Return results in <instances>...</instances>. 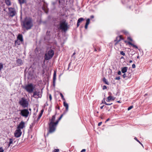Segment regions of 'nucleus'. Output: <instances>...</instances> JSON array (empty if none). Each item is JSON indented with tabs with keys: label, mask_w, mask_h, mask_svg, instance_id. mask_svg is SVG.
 I'll return each instance as SVG.
<instances>
[{
	"label": "nucleus",
	"mask_w": 152,
	"mask_h": 152,
	"mask_svg": "<svg viewBox=\"0 0 152 152\" xmlns=\"http://www.w3.org/2000/svg\"><path fill=\"white\" fill-rule=\"evenodd\" d=\"M22 27L28 30L31 28L33 26L32 20L31 18H26L23 22Z\"/></svg>",
	"instance_id": "f257e3e1"
},
{
	"label": "nucleus",
	"mask_w": 152,
	"mask_h": 152,
	"mask_svg": "<svg viewBox=\"0 0 152 152\" xmlns=\"http://www.w3.org/2000/svg\"><path fill=\"white\" fill-rule=\"evenodd\" d=\"M63 115L62 114L61 115L58 119L56 121L55 123H52L51 122H49V129L48 134L49 133H52L55 131L57 124L59 121L61 119Z\"/></svg>",
	"instance_id": "f03ea898"
},
{
	"label": "nucleus",
	"mask_w": 152,
	"mask_h": 152,
	"mask_svg": "<svg viewBox=\"0 0 152 152\" xmlns=\"http://www.w3.org/2000/svg\"><path fill=\"white\" fill-rule=\"evenodd\" d=\"M54 53V50L50 49L45 54V59L46 60H48L51 59L53 56Z\"/></svg>",
	"instance_id": "7ed1b4c3"
},
{
	"label": "nucleus",
	"mask_w": 152,
	"mask_h": 152,
	"mask_svg": "<svg viewBox=\"0 0 152 152\" xmlns=\"http://www.w3.org/2000/svg\"><path fill=\"white\" fill-rule=\"evenodd\" d=\"M19 104L23 107L26 108L28 107V102L26 99L24 97H22L19 101Z\"/></svg>",
	"instance_id": "20e7f679"
},
{
	"label": "nucleus",
	"mask_w": 152,
	"mask_h": 152,
	"mask_svg": "<svg viewBox=\"0 0 152 152\" xmlns=\"http://www.w3.org/2000/svg\"><path fill=\"white\" fill-rule=\"evenodd\" d=\"M23 88L29 93H31L33 92L34 87L32 84L30 83L26 85Z\"/></svg>",
	"instance_id": "39448f33"
},
{
	"label": "nucleus",
	"mask_w": 152,
	"mask_h": 152,
	"mask_svg": "<svg viewBox=\"0 0 152 152\" xmlns=\"http://www.w3.org/2000/svg\"><path fill=\"white\" fill-rule=\"evenodd\" d=\"M18 111H20V115L25 118H27L28 116L29 112L28 109L20 110Z\"/></svg>",
	"instance_id": "423d86ee"
},
{
	"label": "nucleus",
	"mask_w": 152,
	"mask_h": 152,
	"mask_svg": "<svg viewBox=\"0 0 152 152\" xmlns=\"http://www.w3.org/2000/svg\"><path fill=\"white\" fill-rule=\"evenodd\" d=\"M60 27L61 29L62 30L65 31L67 29V23H66L65 21H63L60 22Z\"/></svg>",
	"instance_id": "0eeeda50"
},
{
	"label": "nucleus",
	"mask_w": 152,
	"mask_h": 152,
	"mask_svg": "<svg viewBox=\"0 0 152 152\" xmlns=\"http://www.w3.org/2000/svg\"><path fill=\"white\" fill-rule=\"evenodd\" d=\"M8 10L9 11V15L10 16L12 17L15 15L16 12L14 8L10 7L8 8Z\"/></svg>",
	"instance_id": "6e6552de"
},
{
	"label": "nucleus",
	"mask_w": 152,
	"mask_h": 152,
	"mask_svg": "<svg viewBox=\"0 0 152 152\" xmlns=\"http://www.w3.org/2000/svg\"><path fill=\"white\" fill-rule=\"evenodd\" d=\"M22 134V132L20 129H16L14 133L15 136L16 137H20Z\"/></svg>",
	"instance_id": "1a4fd4ad"
},
{
	"label": "nucleus",
	"mask_w": 152,
	"mask_h": 152,
	"mask_svg": "<svg viewBox=\"0 0 152 152\" xmlns=\"http://www.w3.org/2000/svg\"><path fill=\"white\" fill-rule=\"evenodd\" d=\"M33 96L35 98H40L41 97L42 95L40 91H35L34 92Z\"/></svg>",
	"instance_id": "9d476101"
},
{
	"label": "nucleus",
	"mask_w": 152,
	"mask_h": 152,
	"mask_svg": "<svg viewBox=\"0 0 152 152\" xmlns=\"http://www.w3.org/2000/svg\"><path fill=\"white\" fill-rule=\"evenodd\" d=\"M25 127V122L23 121H22L18 126L17 129H23Z\"/></svg>",
	"instance_id": "9b49d317"
},
{
	"label": "nucleus",
	"mask_w": 152,
	"mask_h": 152,
	"mask_svg": "<svg viewBox=\"0 0 152 152\" xmlns=\"http://www.w3.org/2000/svg\"><path fill=\"white\" fill-rule=\"evenodd\" d=\"M56 80V72L54 71L53 78V85L54 86H55V81Z\"/></svg>",
	"instance_id": "f8f14e48"
},
{
	"label": "nucleus",
	"mask_w": 152,
	"mask_h": 152,
	"mask_svg": "<svg viewBox=\"0 0 152 152\" xmlns=\"http://www.w3.org/2000/svg\"><path fill=\"white\" fill-rule=\"evenodd\" d=\"M56 114L55 115H53L51 119H49L50 122H51L52 123H55V121L56 117Z\"/></svg>",
	"instance_id": "ddd939ff"
},
{
	"label": "nucleus",
	"mask_w": 152,
	"mask_h": 152,
	"mask_svg": "<svg viewBox=\"0 0 152 152\" xmlns=\"http://www.w3.org/2000/svg\"><path fill=\"white\" fill-rule=\"evenodd\" d=\"M18 39L20 40L21 42H23V36L21 34H19L17 37Z\"/></svg>",
	"instance_id": "4468645a"
},
{
	"label": "nucleus",
	"mask_w": 152,
	"mask_h": 152,
	"mask_svg": "<svg viewBox=\"0 0 152 152\" xmlns=\"http://www.w3.org/2000/svg\"><path fill=\"white\" fill-rule=\"evenodd\" d=\"M127 69L128 67H127L125 66L122 67L121 68V70L122 73H124L125 72H126Z\"/></svg>",
	"instance_id": "2eb2a0df"
},
{
	"label": "nucleus",
	"mask_w": 152,
	"mask_h": 152,
	"mask_svg": "<svg viewBox=\"0 0 152 152\" xmlns=\"http://www.w3.org/2000/svg\"><path fill=\"white\" fill-rule=\"evenodd\" d=\"M64 106L66 108V111H67L68 110V107L69 105L68 104L66 103L65 101L64 102H63Z\"/></svg>",
	"instance_id": "dca6fc26"
},
{
	"label": "nucleus",
	"mask_w": 152,
	"mask_h": 152,
	"mask_svg": "<svg viewBox=\"0 0 152 152\" xmlns=\"http://www.w3.org/2000/svg\"><path fill=\"white\" fill-rule=\"evenodd\" d=\"M16 62L18 65H21L23 64L22 60L20 59H18L17 60Z\"/></svg>",
	"instance_id": "f3484780"
},
{
	"label": "nucleus",
	"mask_w": 152,
	"mask_h": 152,
	"mask_svg": "<svg viewBox=\"0 0 152 152\" xmlns=\"http://www.w3.org/2000/svg\"><path fill=\"white\" fill-rule=\"evenodd\" d=\"M131 75H132V74L131 73H129L128 74V76H126V74L124 73V74L123 75V77L124 78H126V77H127L128 78H130L131 76Z\"/></svg>",
	"instance_id": "a211bd4d"
},
{
	"label": "nucleus",
	"mask_w": 152,
	"mask_h": 152,
	"mask_svg": "<svg viewBox=\"0 0 152 152\" xmlns=\"http://www.w3.org/2000/svg\"><path fill=\"white\" fill-rule=\"evenodd\" d=\"M5 3L8 6H10L11 5V3L10 0H5Z\"/></svg>",
	"instance_id": "6ab92c4d"
},
{
	"label": "nucleus",
	"mask_w": 152,
	"mask_h": 152,
	"mask_svg": "<svg viewBox=\"0 0 152 152\" xmlns=\"http://www.w3.org/2000/svg\"><path fill=\"white\" fill-rule=\"evenodd\" d=\"M103 81L106 84H107V85H109V82H108L107 80L105 78V77H104L103 79Z\"/></svg>",
	"instance_id": "aec40b11"
},
{
	"label": "nucleus",
	"mask_w": 152,
	"mask_h": 152,
	"mask_svg": "<svg viewBox=\"0 0 152 152\" xmlns=\"http://www.w3.org/2000/svg\"><path fill=\"white\" fill-rule=\"evenodd\" d=\"M18 1L20 4L21 5L22 4H23L26 2V0H18Z\"/></svg>",
	"instance_id": "412c9836"
},
{
	"label": "nucleus",
	"mask_w": 152,
	"mask_h": 152,
	"mask_svg": "<svg viewBox=\"0 0 152 152\" xmlns=\"http://www.w3.org/2000/svg\"><path fill=\"white\" fill-rule=\"evenodd\" d=\"M128 43L129 44L131 45L132 46H133L135 48H137L138 47L137 46L134 45V44L132 43L131 42H128Z\"/></svg>",
	"instance_id": "4be33fe9"
},
{
	"label": "nucleus",
	"mask_w": 152,
	"mask_h": 152,
	"mask_svg": "<svg viewBox=\"0 0 152 152\" xmlns=\"http://www.w3.org/2000/svg\"><path fill=\"white\" fill-rule=\"evenodd\" d=\"M84 20V19L83 18H79L77 20V22L78 23H80Z\"/></svg>",
	"instance_id": "5701e85b"
},
{
	"label": "nucleus",
	"mask_w": 152,
	"mask_h": 152,
	"mask_svg": "<svg viewBox=\"0 0 152 152\" xmlns=\"http://www.w3.org/2000/svg\"><path fill=\"white\" fill-rule=\"evenodd\" d=\"M9 140L10 141L8 144L9 146H10V145L12 143L13 141V140L12 138H10L9 139Z\"/></svg>",
	"instance_id": "b1692460"
},
{
	"label": "nucleus",
	"mask_w": 152,
	"mask_h": 152,
	"mask_svg": "<svg viewBox=\"0 0 152 152\" xmlns=\"http://www.w3.org/2000/svg\"><path fill=\"white\" fill-rule=\"evenodd\" d=\"M111 99L112 96H110L107 97L106 101L107 102H109L111 100Z\"/></svg>",
	"instance_id": "393cba45"
},
{
	"label": "nucleus",
	"mask_w": 152,
	"mask_h": 152,
	"mask_svg": "<svg viewBox=\"0 0 152 152\" xmlns=\"http://www.w3.org/2000/svg\"><path fill=\"white\" fill-rule=\"evenodd\" d=\"M3 64L2 63H0V71L3 68Z\"/></svg>",
	"instance_id": "a878e982"
},
{
	"label": "nucleus",
	"mask_w": 152,
	"mask_h": 152,
	"mask_svg": "<svg viewBox=\"0 0 152 152\" xmlns=\"http://www.w3.org/2000/svg\"><path fill=\"white\" fill-rule=\"evenodd\" d=\"M90 20L89 18L87 19L86 20V24L88 25L90 23Z\"/></svg>",
	"instance_id": "bb28decb"
},
{
	"label": "nucleus",
	"mask_w": 152,
	"mask_h": 152,
	"mask_svg": "<svg viewBox=\"0 0 152 152\" xmlns=\"http://www.w3.org/2000/svg\"><path fill=\"white\" fill-rule=\"evenodd\" d=\"M134 139L136 140L137 142H139V143H140L142 146H143V145L142 144V143L137 139V137H135L134 138Z\"/></svg>",
	"instance_id": "cd10ccee"
},
{
	"label": "nucleus",
	"mask_w": 152,
	"mask_h": 152,
	"mask_svg": "<svg viewBox=\"0 0 152 152\" xmlns=\"http://www.w3.org/2000/svg\"><path fill=\"white\" fill-rule=\"evenodd\" d=\"M60 95L61 96V99H62L63 100H65V99L64 97V96L63 95V94L61 93H60Z\"/></svg>",
	"instance_id": "c85d7f7f"
},
{
	"label": "nucleus",
	"mask_w": 152,
	"mask_h": 152,
	"mask_svg": "<svg viewBox=\"0 0 152 152\" xmlns=\"http://www.w3.org/2000/svg\"><path fill=\"white\" fill-rule=\"evenodd\" d=\"M104 104H105L106 105H110L112 104H113L112 103H107L105 101V100H104Z\"/></svg>",
	"instance_id": "c756f323"
},
{
	"label": "nucleus",
	"mask_w": 152,
	"mask_h": 152,
	"mask_svg": "<svg viewBox=\"0 0 152 152\" xmlns=\"http://www.w3.org/2000/svg\"><path fill=\"white\" fill-rule=\"evenodd\" d=\"M120 54L123 56L125 55V53L123 51H121L120 52Z\"/></svg>",
	"instance_id": "7c9ffc66"
},
{
	"label": "nucleus",
	"mask_w": 152,
	"mask_h": 152,
	"mask_svg": "<svg viewBox=\"0 0 152 152\" xmlns=\"http://www.w3.org/2000/svg\"><path fill=\"white\" fill-rule=\"evenodd\" d=\"M133 107V106H130V107H129L128 108V110H130L131 109H132V108Z\"/></svg>",
	"instance_id": "2f4dec72"
},
{
	"label": "nucleus",
	"mask_w": 152,
	"mask_h": 152,
	"mask_svg": "<svg viewBox=\"0 0 152 152\" xmlns=\"http://www.w3.org/2000/svg\"><path fill=\"white\" fill-rule=\"evenodd\" d=\"M4 150L2 147L0 148V152H4Z\"/></svg>",
	"instance_id": "473e14b6"
},
{
	"label": "nucleus",
	"mask_w": 152,
	"mask_h": 152,
	"mask_svg": "<svg viewBox=\"0 0 152 152\" xmlns=\"http://www.w3.org/2000/svg\"><path fill=\"white\" fill-rule=\"evenodd\" d=\"M115 80H120V77H115Z\"/></svg>",
	"instance_id": "72a5a7b5"
},
{
	"label": "nucleus",
	"mask_w": 152,
	"mask_h": 152,
	"mask_svg": "<svg viewBox=\"0 0 152 152\" xmlns=\"http://www.w3.org/2000/svg\"><path fill=\"white\" fill-rule=\"evenodd\" d=\"M15 43L16 44H17L18 45H20V43L19 42H18V40H16L15 41Z\"/></svg>",
	"instance_id": "f704fd0d"
},
{
	"label": "nucleus",
	"mask_w": 152,
	"mask_h": 152,
	"mask_svg": "<svg viewBox=\"0 0 152 152\" xmlns=\"http://www.w3.org/2000/svg\"><path fill=\"white\" fill-rule=\"evenodd\" d=\"M71 62H70L69 63V65H68V68L67 69V70H69V68L71 65Z\"/></svg>",
	"instance_id": "c9c22d12"
},
{
	"label": "nucleus",
	"mask_w": 152,
	"mask_h": 152,
	"mask_svg": "<svg viewBox=\"0 0 152 152\" xmlns=\"http://www.w3.org/2000/svg\"><path fill=\"white\" fill-rule=\"evenodd\" d=\"M107 88V87L106 86H103V90H104L106 89Z\"/></svg>",
	"instance_id": "e433bc0d"
},
{
	"label": "nucleus",
	"mask_w": 152,
	"mask_h": 152,
	"mask_svg": "<svg viewBox=\"0 0 152 152\" xmlns=\"http://www.w3.org/2000/svg\"><path fill=\"white\" fill-rule=\"evenodd\" d=\"M127 39L129 40H130L131 41H132V39L130 37H128Z\"/></svg>",
	"instance_id": "4c0bfd02"
},
{
	"label": "nucleus",
	"mask_w": 152,
	"mask_h": 152,
	"mask_svg": "<svg viewBox=\"0 0 152 152\" xmlns=\"http://www.w3.org/2000/svg\"><path fill=\"white\" fill-rule=\"evenodd\" d=\"M59 151V149H55L54 150V152H58Z\"/></svg>",
	"instance_id": "58836bf2"
},
{
	"label": "nucleus",
	"mask_w": 152,
	"mask_h": 152,
	"mask_svg": "<svg viewBox=\"0 0 152 152\" xmlns=\"http://www.w3.org/2000/svg\"><path fill=\"white\" fill-rule=\"evenodd\" d=\"M41 115H39V116H38V118H37V121H38L41 118Z\"/></svg>",
	"instance_id": "ea45409f"
},
{
	"label": "nucleus",
	"mask_w": 152,
	"mask_h": 152,
	"mask_svg": "<svg viewBox=\"0 0 152 152\" xmlns=\"http://www.w3.org/2000/svg\"><path fill=\"white\" fill-rule=\"evenodd\" d=\"M49 99H50V101H51V100H52V96H51V95L50 94L49 95Z\"/></svg>",
	"instance_id": "a19ab883"
},
{
	"label": "nucleus",
	"mask_w": 152,
	"mask_h": 152,
	"mask_svg": "<svg viewBox=\"0 0 152 152\" xmlns=\"http://www.w3.org/2000/svg\"><path fill=\"white\" fill-rule=\"evenodd\" d=\"M136 66L134 64H133L132 65V68H134Z\"/></svg>",
	"instance_id": "79ce46f5"
},
{
	"label": "nucleus",
	"mask_w": 152,
	"mask_h": 152,
	"mask_svg": "<svg viewBox=\"0 0 152 152\" xmlns=\"http://www.w3.org/2000/svg\"><path fill=\"white\" fill-rule=\"evenodd\" d=\"M118 75H121V72L120 71H119L118 72Z\"/></svg>",
	"instance_id": "37998d69"
},
{
	"label": "nucleus",
	"mask_w": 152,
	"mask_h": 152,
	"mask_svg": "<svg viewBox=\"0 0 152 152\" xmlns=\"http://www.w3.org/2000/svg\"><path fill=\"white\" fill-rule=\"evenodd\" d=\"M102 124V122H100L98 124V126H100V125H101Z\"/></svg>",
	"instance_id": "c03bdc74"
},
{
	"label": "nucleus",
	"mask_w": 152,
	"mask_h": 152,
	"mask_svg": "<svg viewBox=\"0 0 152 152\" xmlns=\"http://www.w3.org/2000/svg\"><path fill=\"white\" fill-rule=\"evenodd\" d=\"M88 25L86 24L85 25V28L86 29H87L88 28Z\"/></svg>",
	"instance_id": "a18cd8bd"
},
{
	"label": "nucleus",
	"mask_w": 152,
	"mask_h": 152,
	"mask_svg": "<svg viewBox=\"0 0 152 152\" xmlns=\"http://www.w3.org/2000/svg\"><path fill=\"white\" fill-rule=\"evenodd\" d=\"M115 97H114L112 96L111 100L113 101L115 100Z\"/></svg>",
	"instance_id": "49530a36"
},
{
	"label": "nucleus",
	"mask_w": 152,
	"mask_h": 152,
	"mask_svg": "<svg viewBox=\"0 0 152 152\" xmlns=\"http://www.w3.org/2000/svg\"><path fill=\"white\" fill-rule=\"evenodd\" d=\"M50 31H47L46 32V34L47 35H49V34L50 33Z\"/></svg>",
	"instance_id": "de8ad7c7"
},
{
	"label": "nucleus",
	"mask_w": 152,
	"mask_h": 152,
	"mask_svg": "<svg viewBox=\"0 0 152 152\" xmlns=\"http://www.w3.org/2000/svg\"><path fill=\"white\" fill-rule=\"evenodd\" d=\"M86 151V150L85 149H83L81 151V152H84Z\"/></svg>",
	"instance_id": "09e8293b"
},
{
	"label": "nucleus",
	"mask_w": 152,
	"mask_h": 152,
	"mask_svg": "<svg viewBox=\"0 0 152 152\" xmlns=\"http://www.w3.org/2000/svg\"><path fill=\"white\" fill-rule=\"evenodd\" d=\"M79 23H78V22H77V27H78L79 26V25H80Z\"/></svg>",
	"instance_id": "8fccbe9b"
},
{
	"label": "nucleus",
	"mask_w": 152,
	"mask_h": 152,
	"mask_svg": "<svg viewBox=\"0 0 152 152\" xmlns=\"http://www.w3.org/2000/svg\"><path fill=\"white\" fill-rule=\"evenodd\" d=\"M110 120L109 118H108L105 121V122L106 123V122L108 121L109 120Z\"/></svg>",
	"instance_id": "3c124183"
},
{
	"label": "nucleus",
	"mask_w": 152,
	"mask_h": 152,
	"mask_svg": "<svg viewBox=\"0 0 152 152\" xmlns=\"http://www.w3.org/2000/svg\"><path fill=\"white\" fill-rule=\"evenodd\" d=\"M91 18H94V16L93 15H92L90 16Z\"/></svg>",
	"instance_id": "603ef678"
},
{
	"label": "nucleus",
	"mask_w": 152,
	"mask_h": 152,
	"mask_svg": "<svg viewBox=\"0 0 152 152\" xmlns=\"http://www.w3.org/2000/svg\"><path fill=\"white\" fill-rule=\"evenodd\" d=\"M104 106V105L102 106H101V107H100V109H103V107Z\"/></svg>",
	"instance_id": "864d4df0"
},
{
	"label": "nucleus",
	"mask_w": 152,
	"mask_h": 152,
	"mask_svg": "<svg viewBox=\"0 0 152 152\" xmlns=\"http://www.w3.org/2000/svg\"><path fill=\"white\" fill-rule=\"evenodd\" d=\"M97 51V50L96 49V48H95L94 51Z\"/></svg>",
	"instance_id": "5fc2aeb1"
},
{
	"label": "nucleus",
	"mask_w": 152,
	"mask_h": 152,
	"mask_svg": "<svg viewBox=\"0 0 152 152\" xmlns=\"http://www.w3.org/2000/svg\"><path fill=\"white\" fill-rule=\"evenodd\" d=\"M43 111H44L43 110H41V113H42L43 114Z\"/></svg>",
	"instance_id": "6e6d98bb"
},
{
	"label": "nucleus",
	"mask_w": 152,
	"mask_h": 152,
	"mask_svg": "<svg viewBox=\"0 0 152 152\" xmlns=\"http://www.w3.org/2000/svg\"><path fill=\"white\" fill-rule=\"evenodd\" d=\"M75 52H74L73 53V54H72V56H73L75 55Z\"/></svg>",
	"instance_id": "4d7b16f0"
},
{
	"label": "nucleus",
	"mask_w": 152,
	"mask_h": 152,
	"mask_svg": "<svg viewBox=\"0 0 152 152\" xmlns=\"http://www.w3.org/2000/svg\"><path fill=\"white\" fill-rule=\"evenodd\" d=\"M42 114H43L42 113H40L39 114V115H41V116H42Z\"/></svg>",
	"instance_id": "13d9d810"
},
{
	"label": "nucleus",
	"mask_w": 152,
	"mask_h": 152,
	"mask_svg": "<svg viewBox=\"0 0 152 152\" xmlns=\"http://www.w3.org/2000/svg\"><path fill=\"white\" fill-rule=\"evenodd\" d=\"M132 60H130V61H129V62L130 63H132Z\"/></svg>",
	"instance_id": "bf43d9fd"
},
{
	"label": "nucleus",
	"mask_w": 152,
	"mask_h": 152,
	"mask_svg": "<svg viewBox=\"0 0 152 152\" xmlns=\"http://www.w3.org/2000/svg\"><path fill=\"white\" fill-rule=\"evenodd\" d=\"M102 103H104V100H102Z\"/></svg>",
	"instance_id": "052dcab7"
},
{
	"label": "nucleus",
	"mask_w": 152,
	"mask_h": 152,
	"mask_svg": "<svg viewBox=\"0 0 152 152\" xmlns=\"http://www.w3.org/2000/svg\"><path fill=\"white\" fill-rule=\"evenodd\" d=\"M117 102L118 103H121V102H120V101H117Z\"/></svg>",
	"instance_id": "680f3d73"
},
{
	"label": "nucleus",
	"mask_w": 152,
	"mask_h": 152,
	"mask_svg": "<svg viewBox=\"0 0 152 152\" xmlns=\"http://www.w3.org/2000/svg\"><path fill=\"white\" fill-rule=\"evenodd\" d=\"M124 58V57L123 56H122L121 57V58Z\"/></svg>",
	"instance_id": "e2e57ef3"
},
{
	"label": "nucleus",
	"mask_w": 152,
	"mask_h": 152,
	"mask_svg": "<svg viewBox=\"0 0 152 152\" xmlns=\"http://www.w3.org/2000/svg\"><path fill=\"white\" fill-rule=\"evenodd\" d=\"M98 50H99V51H100V49H99V48L98 49Z\"/></svg>",
	"instance_id": "0e129e2a"
},
{
	"label": "nucleus",
	"mask_w": 152,
	"mask_h": 152,
	"mask_svg": "<svg viewBox=\"0 0 152 152\" xmlns=\"http://www.w3.org/2000/svg\"><path fill=\"white\" fill-rule=\"evenodd\" d=\"M139 58V56H137V58Z\"/></svg>",
	"instance_id": "69168bd1"
},
{
	"label": "nucleus",
	"mask_w": 152,
	"mask_h": 152,
	"mask_svg": "<svg viewBox=\"0 0 152 152\" xmlns=\"http://www.w3.org/2000/svg\"><path fill=\"white\" fill-rule=\"evenodd\" d=\"M127 32H126V33H125V34H127Z\"/></svg>",
	"instance_id": "338daca9"
},
{
	"label": "nucleus",
	"mask_w": 152,
	"mask_h": 152,
	"mask_svg": "<svg viewBox=\"0 0 152 152\" xmlns=\"http://www.w3.org/2000/svg\"><path fill=\"white\" fill-rule=\"evenodd\" d=\"M29 110H31V109H29Z\"/></svg>",
	"instance_id": "774afa93"
}]
</instances>
